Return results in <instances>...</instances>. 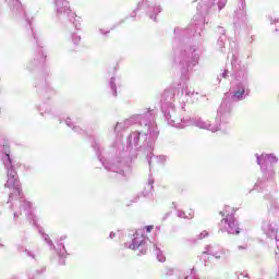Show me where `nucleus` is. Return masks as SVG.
Masks as SVG:
<instances>
[{"instance_id":"1a4fd4ad","label":"nucleus","mask_w":279,"mask_h":279,"mask_svg":"<svg viewBox=\"0 0 279 279\" xmlns=\"http://www.w3.org/2000/svg\"><path fill=\"white\" fill-rule=\"evenodd\" d=\"M112 236H114V233H110V238L112 239Z\"/></svg>"},{"instance_id":"6e6552de","label":"nucleus","mask_w":279,"mask_h":279,"mask_svg":"<svg viewBox=\"0 0 279 279\" xmlns=\"http://www.w3.org/2000/svg\"><path fill=\"white\" fill-rule=\"evenodd\" d=\"M239 250H245V247H243V246H239Z\"/></svg>"},{"instance_id":"f03ea898","label":"nucleus","mask_w":279,"mask_h":279,"mask_svg":"<svg viewBox=\"0 0 279 279\" xmlns=\"http://www.w3.org/2000/svg\"><path fill=\"white\" fill-rule=\"evenodd\" d=\"M220 226L225 228L228 234H240L239 223H236V219L233 216L227 215L226 218H222L220 221Z\"/></svg>"},{"instance_id":"f257e3e1","label":"nucleus","mask_w":279,"mask_h":279,"mask_svg":"<svg viewBox=\"0 0 279 279\" xmlns=\"http://www.w3.org/2000/svg\"><path fill=\"white\" fill-rule=\"evenodd\" d=\"M129 248L136 252L137 256H145V254H147L149 250V246L147 245V242H145V239H143V236L136 234L132 243L129 245Z\"/></svg>"},{"instance_id":"39448f33","label":"nucleus","mask_w":279,"mask_h":279,"mask_svg":"<svg viewBox=\"0 0 279 279\" xmlns=\"http://www.w3.org/2000/svg\"><path fill=\"white\" fill-rule=\"evenodd\" d=\"M190 216H186L185 213H183L184 219H193V211L189 214Z\"/></svg>"},{"instance_id":"0eeeda50","label":"nucleus","mask_w":279,"mask_h":279,"mask_svg":"<svg viewBox=\"0 0 279 279\" xmlns=\"http://www.w3.org/2000/svg\"><path fill=\"white\" fill-rule=\"evenodd\" d=\"M220 215H221V217H226V214H223L222 211H220Z\"/></svg>"},{"instance_id":"20e7f679","label":"nucleus","mask_w":279,"mask_h":279,"mask_svg":"<svg viewBox=\"0 0 279 279\" xmlns=\"http://www.w3.org/2000/svg\"><path fill=\"white\" fill-rule=\"evenodd\" d=\"M243 95H245V89L235 92L233 97H236L238 99H243Z\"/></svg>"},{"instance_id":"7ed1b4c3","label":"nucleus","mask_w":279,"mask_h":279,"mask_svg":"<svg viewBox=\"0 0 279 279\" xmlns=\"http://www.w3.org/2000/svg\"><path fill=\"white\" fill-rule=\"evenodd\" d=\"M9 177L11 178V179H9L8 180V182H7V185L8 186H14V184H16V172H14V171H11L10 173H9Z\"/></svg>"},{"instance_id":"423d86ee","label":"nucleus","mask_w":279,"mask_h":279,"mask_svg":"<svg viewBox=\"0 0 279 279\" xmlns=\"http://www.w3.org/2000/svg\"><path fill=\"white\" fill-rule=\"evenodd\" d=\"M145 229L146 232H151V230H154V226H146Z\"/></svg>"}]
</instances>
